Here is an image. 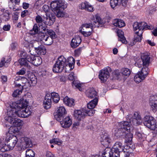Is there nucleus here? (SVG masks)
I'll list each match as a JSON object with an SVG mask.
<instances>
[{"instance_id":"nucleus-31","label":"nucleus","mask_w":157,"mask_h":157,"mask_svg":"<svg viewBox=\"0 0 157 157\" xmlns=\"http://www.w3.org/2000/svg\"><path fill=\"white\" fill-rule=\"evenodd\" d=\"M117 34L118 36V41H121L122 43L126 44L127 41L124 36L123 32L121 30H118L117 32Z\"/></svg>"},{"instance_id":"nucleus-16","label":"nucleus","mask_w":157,"mask_h":157,"mask_svg":"<svg viewBox=\"0 0 157 157\" xmlns=\"http://www.w3.org/2000/svg\"><path fill=\"white\" fill-rule=\"evenodd\" d=\"M52 101V96L51 94H47L46 95L44 101V107L45 109H47L51 107Z\"/></svg>"},{"instance_id":"nucleus-45","label":"nucleus","mask_w":157,"mask_h":157,"mask_svg":"<svg viewBox=\"0 0 157 157\" xmlns=\"http://www.w3.org/2000/svg\"><path fill=\"white\" fill-rule=\"evenodd\" d=\"M26 157H34L35 153L32 149H27L26 151Z\"/></svg>"},{"instance_id":"nucleus-63","label":"nucleus","mask_w":157,"mask_h":157,"mask_svg":"<svg viewBox=\"0 0 157 157\" xmlns=\"http://www.w3.org/2000/svg\"><path fill=\"white\" fill-rule=\"evenodd\" d=\"M80 124L79 122L78 121L75 122L73 124V128H77Z\"/></svg>"},{"instance_id":"nucleus-57","label":"nucleus","mask_w":157,"mask_h":157,"mask_svg":"<svg viewBox=\"0 0 157 157\" xmlns=\"http://www.w3.org/2000/svg\"><path fill=\"white\" fill-rule=\"evenodd\" d=\"M85 10L89 12H92L94 11V9L92 6L88 3Z\"/></svg>"},{"instance_id":"nucleus-43","label":"nucleus","mask_w":157,"mask_h":157,"mask_svg":"<svg viewBox=\"0 0 157 157\" xmlns=\"http://www.w3.org/2000/svg\"><path fill=\"white\" fill-rule=\"evenodd\" d=\"M145 78L140 75V74L137 73L134 77V79L135 81L137 83H139Z\"/></svg>"},{"instance_id":"nucleus-26","label":"nucleus","mask_w":157,"mask_h":157,"mask_svg":"<svg viewBox=\"0 0 157 157\" xmlns=\"http://www.w3.org/2000/svg\"><path fill=\"white\" fill-rule=\"evenodd\" d=\"M29 79L30 80L27 82H25L26 84H28V86L30 87L32 86H35L37 82L36 77L34 75H32L29 77Z\"/></svg>"},{"instance_id":"nucleus-49","label":"nucleus","mask_w":157,"mask_h":157,"mask_svg":"<svg viewBox=\"0 0 157 157\" xmlns=\"http://www.w3.org/2000/svg\"><path fill=\"white\" fill-rule=\"evenodd\" d=\"M92 29H91L89 30H80L81 33L85 36L88 37L90 36L92 32Z\"/></svg>"},{"instance_id":"nucleus-7","label":"nucleus","mask_w":157,"mask_h":157,"mask_svg":"<svg viewBox=\"0 0 157 157\" xmlns=\"http://www.w3.org/2000/svg\"><path fill=\"white\" fill-rule=\"evenodd\" d=\"M150 57L147 54L143 53L141 55V58L137 60L135 65L139 68L142 66H148L150 63Z\"/></svg>"},{"instance_id":"nucleus-44","label":"nucleus","mask_w":157,"mask_h":157,"mask_svg":"<svg viewBox=\"0 0 157 157\" xmlns=\"http://www.w3.org/2000/svg\"><path fill=\"white\" fill-rule=\"evenodd\" d=\"M72 84V85H74L75 87L78 89L79 91H83L82 84L79 83L78 81H73Z\"/></svg>"},{"instance_id":"nucleus-19","label":"nucleus","mask_w":157,"mask_h":157,"mask_svg":"<svg viewBox=\"0 0 157 157\" xmlns=\"http://www.w3.org/2000/svg\"><path fill=\"white\" fill-rule=\"evenodd\" d=\"M101 138V144L105 147L108 146L112 141L109 136L106 134L102 136Z\"/></svg>"},{"instance_id":"nucleus-64","label":"nucleus","mask_w":157,"mask_h":157,"mask_svg":"<svg viewBox=\"0 0 157 157\" xmlns=\"http://www.w3.org/2000/svg\"><path fill=\"white\" fill-rule=\"evenodd\" d=\"M43 9L44 11L45 12H48L49 10V7L46 5H45L43 6Z\"/></svg>"},{"instance_id":"nucleus-15","label":"nucleus","mask_w":157,"mask_h":157,"mask_svg":"<svg viewBox=\"0 0 157 157\" xmlns=\"http://www.w3.org/2000/svg\"><path fill=\"white\" fill-rule=\"evenodd\" d=\"M46 17H44V21L46 25H50L52 24L55 21V17L53 14H49L48 16L46 14Z\"/></svg>"},{"instance_id":"nucleus-42","label":"nucleus","mask_w":157,"mask_h":157,"mask_svg":"<svg viewBox=\"0 0 157 157\" xmlns=\"http://www.w3.org/2000/svg\"><path fill=\"white\" fill-rule=\"evenodd\" d=\"M121 0H110V5L111 7L114 9L116 6L120 4Z\"/></svg>"},{"instance_id":"nucleus-51","label":"nucleus","mask_w":157,"mask_h":157,"mask_svg":"<svg viewBox=\"0 0 157 157\" xmlns=\"http://www.w3.org/2000/svg\"><path fill=\"white\" fill-rule=\"evenodd\" d=\"M85 113H86V116L88 115L89 116H92L95 113V110L93 109H89L85 110Z\"/></svg>"},{"instance_id":"nucleus-4","label":"nucleus","mask_w":157,"mask_h":157,"mask_svg":"<svg viewBox=\"0 0 157 157\" xmlns=\"http://www.w3.org/2000/svg\"><path fill=\"white\" fill-rule=\"evenodd\" d=\"M27 104H23V106L21 107L20 110L18 111H9L8 112V114L9 115L13 114L17 115L18 117H29L31 114L32 112L28 108H27Z\"/></svg>"},{"instance_id":"nucleus-59","label":"nucleus","mask_w":157,"mask_h":157,"mask_svg":"<svg viewBox=\"0 0 157 157\" xmlns=\"http://www.w3.org/2000/svg\"><path fill=\"white\" fill-rule=\"evenodd\" d=\"M28 10H25L21 12V16L22 17H24L28 14Z\"/></svg>"},{"instance_id":"nucleus-17","label":"nucleus","mask_w":157,"mask_h":157,"mask_svg":"<svg viewBox=\"0 0 157 157\" xmlns=\"http://www.w3.org/2000/svg\"><path fill=\"white\" fill-rule=\"evenodd\" d=\"M35 52L31 53V55H29L27 54L26 52L23 51H21L20 53L21 57L25 58L29 63H32L35 56Z\"/></svg>"},{"instance_id":"nucleus-9","label":"nucleus","mask_w":157,"mask_h":157,"mask_svg":"<svg viewBox=\"0 0 157 157\" xmlns=\"http://www.w3.org/2000/svg\"><path fill=\"white\" fill-rule=\"evenodd\" d=\"M50 7L52 10L55 12L59 8H66L67 5L63 0H56L52 1L50 4Z\"/></svg>"},{"instance_id":"nucleus-10","label":"nucleus","mask_w":157,"mask_h":157,"mask_svg":"<svg viewBox=\"0 0 157 157\" xmlns=\"http://www.w3.org/2000/svg\"><path fill=\"white\" fill-rule=\"evenodd\" d=\"M6 141L7 142L9 149H12L16 144L18 139L16 136L7 134Z\"/></svg>"},{"instance_id":"nucleus-14","label":"nucleus","mask_w":157,"mask_h":157,"mask_svg":"<svg viewBox=\"0 0 157 157\" xmlns=\"http://www.w3.org/2000/svg\"><path fill=\"white\" fill-rule=\"evenodd\" d=\"M60 124L63 128H68L72 124V120L71 117L69 116L66 117L62 121L60 122Z\"/></svg>"},{"instance_id":"nucleus-46","label":"nucleus","mask_w":157,"mask_h":157,"mask_svg":"<svg viewBox=\"0 0 157 157\" xmlns=\"http://www.w3.org/2000/svg\"><path fill=\"white\" fill-rule=\"evenodd\" d=\"M63 142L58 138H53L50 140L51 144L55 143L58 145H60Z\"/></svg>"},{"instance_id":"nucleus-53","label":"nucleus","mask_w":157,"mask_h":157,"mask_svg":"<svg viewBox=\"0 0 157 157\" xmlns=\"http://www.w3.org/2000/svg\"><path fill=\"white\" fill-rule=\"evenodd\" d=\"M88 3V2L86 1L82 3L79 5V8L82 10H85Z\"/></svg>"},{"instance_id":"nucleus-38","label":"nucleus","mask_w":157,"mask_h":157,"mask_svg":"<svg viewBox=\"0 0 157 157\" xmlns=\"http://www.w3.org/2000/svg\"><path fill=\"white\" fill-rule=\"evenodd\" d=\"M19 62L21 66H25L29 68H30V65H29V63L25 58L22 57L21 58L19 59Z\"/></svg>"},{"instance_id":"nucleus-58","label":"nucleus","mask_w":157,"mask_h":157,"mask_svg":"<svg viewBox=\"0 0 157 157\" xmlns=\"http://www.w3.org/2000/svg\"><path fill=\"white\" fill-rule=\"evenodd\" d=\"M25 73V70L24 68H22L17 72V74L18 75H24Z\"/></svg>"},{"instance_id":"nucleus-8","label":"nucleus","mask_w":157,"mask_h":157,"mask_svg":"<svg viewBox=\"0 0 157 157\" xmlns=\"http://www.w3.org/2000/svg\"><path fill=\"white\" fill-rule=\"evenodd\" d=\"M17 115L13 114L9 115L7 112V116L5 117V120L7 121L10 123L14 126L20 127L22 125V121L21 120L14 118Z\"/></svg>"},{"instance_id":"nucleus-55","label":"nucleus","mask_w":157,"mask_h":157,"mask_svg":"<svg viewBox=\"0 0 157 157\" xmlns=\"http://www.w3.org/2000/svg\"><path fill=\"white\" fill-rule=\"evenodd\" d=\"M35 20L36 22L38 23H41L44 21V19L41 16L39 15L36 16L35 18Z\"/></svg>"},{"instance_id":"nucleus-6","label":"nucleus","mask_w":157,"mask_h":157,"mask_svg":"<svg viewBox=\"0 0 157 157\" xmlns=\"http://www.w3.org/2000/svg\"><path fill=\"white\" fill-rule=\"evenodd\" d=\"M144 124L145 126L152 130H155L157 128L155 119L152 117L146 116L144 118Z\"/></svg>"},{"instance_id":"nucleus-35","label":"nucleus","mask_w":157,"mask_h":157,"mask_svg":"<svg viewBox=\"0 0 157 157\" xmlns=\"http://www.w3.org/2000/svg\"><path fill=\"white\" fill-rule=\"evenodd\" d=\"M65 8H59L55 11V13L56 14V16L58 17H62L65 16V13L63 11V10Z\"/></svg>"},{"instance_id":"nucleus-24","label":"nucleus","mask_w":157,"mask_h":157,"mask_svg":"<svg viewBox=\"0 0 157 157\" xmlns=\"http://www.w3.org/2000/svg\"><path fill=\"white\" fill-rule=\"evenodd\" d=\"M86 94L87 97L90 98H96L97 93L93 88H90L86 91Z\"/></svg>"},{"instance_id":"nucleus-39","label":"nucleus","mask_w":157,"mask_h":157,"mask_svg":"<svg viewBox=\"0 0 157 157\" xmlns=\"http://www.w3.org/2000/svg\"><path fill=\"white\" fill-rule=\"evenodd\" d=\"M52 99L55 103H57L60 100V98L58 94L53 92L51 93Z\"/></svg>"},{"instance_id":"nucleus-54","label":"nucleus","mask_w":157,"mask_h":157,"mask_svg":"<svg viewBox=\"0 0 157 157\" xmlns=\"http://www.w3.org/2000/svg\"><path fill=\"white\" fill-rule=\"evenodd\" d=\"M0 150L1 152H5L6 151H8V150H10L9 149L8 147L7 144L6 145V144H4V146L0 147Z\"/></svg>"},{"instance_id":"nucleus-1","label":"nucleus","mask_w":157,"mask_h":157,"mask_svg":"<svg viewBox=\"0 0 157 157\" xmlns=\"http://www.w3.org/2000/svg\"><path fill=\"white\" fill-rule=\"evenodd\" d=\"M127 121H122L118 123L117 128L115 130V135L117 136L122 137L125 138L129 142L132 139V134L130 132V125L132 123V116L129 114L126 117Z\"/></svg>"},{"instance_id":"nucleus-56","label":"nucleus","mask_w":157,"mask_h":157,"mask_svg":"<svg viewBox=\"0 0 157 157\" xmlns=\"http://www.w3.org/2000/svg\"><path fill=\"white\" fill-rule=\"evenodd\" d=\"M136 135L137 138L139 140H144L145 139L144 138V134H141L140 132H137L136 133Z\"/></svg>"},{"instance_id":"nucleus-47","label":"nucleus","mask_w":157,"mask_h":157,"mask_svg":"<svg viewBox=\"0 0 157 157\" xmlns=\"http://www.w3.org/2000/svg\"><path fill=\"white\" fill-rule=\"evenodd\" d=\"M26 147H31L33 146L31 140L25 137L24 139Z\"/></svg>"},{"instance_id":"nucleus-22","label":"nucleus","mask_w":157,"mask_h":157,"mask_svg":"<svg viewBox=\"0 0 157 157\" xmlns=\"http://www.w3.org/2000/svg\"><path fill=\"white\" fill-rule=\"evenodd\" d=\"M42 36V40L45 44L49 45L52 44L53 43V38L47 35H43Z\"/></svg>"},{"instance_id":"nucleus-20","label":"nucleus","mask_w":157,"mask_h":157,"mask_svg":"<svg viewBox=\"0 0 157 157\" xmlns=\"http://www.w3.org/2000/svg\"><path fill=\"white\" fill-rule=\"evenodd\" d=\"M81 42V39L80 36H76L72 40L71 44V46L73 48H75L78 46Z\"/></svg>"},{"instance_id":"nucleus-33","label":"nucleus","mask_w":157,"mask_h":157,"mask_svg":"<svg viewBox=\"0 0 157 157\" xmlns=\"http://www.w3.org/2000/svg\"><path fill=\"white\" fill-rule=\"evenodd\" d=\"M67 61H66V64L65 66L68 65L70 69H72L74 67V64L75 63V60L72 57H70L68 58Z\"/></svg>"},{"instance_id":"nucleus-52","label":"nucleus","mask_w":157,"mask_h":157,"mask_svg":"<svg viewBox=\"0 0 157 157\" xmlns=\"http://www.w3.org/2000/svg\"><path fill=\"white\" fill-rule=\"evenodd\" d=\"M39 31V28L37 24H35L33 28V30H31L32 32L33 31L34 32L31 33L33 35L36 34L38 33Z\"/></svg>"},{"instance_id":"nucleus-11","label":"nucleus","mask_w":157,"mask_h":157,"mask_svg":"<svg viewBox=\"0 0 157 157\" xmlns=\"http://www.w3.org/2000/svg\"><path fill=\"white\" fill-rule=\"evenodd\" d=\"M111 68L108 67L100 71L99 74V78L102 82H105L109 78Z\"/></svg>"},{"instance_id":"nucleus-18","label":"nucleus","mask_w":157,"mask_h":157,"mask_svg":"<svg viewBox=\"0 0 157 157\" xmlns=\"http://www.w3.org/2000/svg\"><path fill=\"white\" fill-rule=\"evenodd\" d=\"M85 109L75 110L74 113V116L75 118L78 120L83 119L86 116V113H85Z\"/></svg>"},{"instance_id":"nucleus-60","label":"nucleus","mask_w":157,"mask_h":157,"mask_svg":"<svg viewBox=\"0 0 157 157\" xmlns=\"http://www.w3.org/2000/svg\"><path fill=\"white\" fill-rule=\"evenodd\" d=\"M74 74L71 72L69 74L68 76V79L70 80H73L75 79Z\"/></svg>"},{"instance_id":"nucleus-5","label":"nucleus","mask_w":157,"mask_h":157,"mask_svg":"<svg viewBox=\"0 0 157 157\" xmlns=\"http://www.w3.org/2000/svg\"><path fill=\"white\" fill-rule=\"evenodd\" d=\"M66 64V59L64 57L62 56H59L53 67V71L55 73L62 72Z\"/></svg>"},{"instance_id":"nucleus-40","label":"nucleus","mask_w":157,"mask_h":157,"mask_svg":"<svg viewBox=\"0 0 157 157\" xmlns=\"http://www.w3.org/2000/svg\"><path fill=\"white\" fill-rule=\"evenodd\" d=\"M23 89L22 86L20 87V89H17L14 90L13 94V96L14 97H19L21 94Z\"/></svg>"},{"instance_id":"nucleus-21","label":"nucleus","mask_w":157,"mask_h":157,"mask_svg":"<svg viewBox=\"0 0 157 157\" xmlns=\"http://www.w3.org/2000/svg\"><path fill=\"white\" fill-rule=\"evenodd\" d=\"M21 101H20V103L18 104V103H16L15 102H13L12 103V104L10 105L12 109H11L10 110L8 111L7 112L9 111H13L14 112V111L16 110V111H18V110H20L21 107L23 106V104L22 103L23 100H21Z\"/></svg>"},{"instance_id":"nucleus-30","label":"nucleus","mask_w":157,"mask_h":157,"mask_svg":"<svg viewBox=\"0 0 157 157\" xmlns=\"http://www.w3.org/2000/svg\"><path fill=\"white\" fill-rule=\"evenodd\" d=\"M113 24L115 26L121 28L125 26L124 22L120 19H116L113 21Z\"/></svg>"},{"instance_id":"nucleus-29","label":"nucleus","mask_w":157,"mask_h":157,"mask_svg":"<svg viewBox=\"0 0 157 157\" xmlns=\"http://www.w3.org/2000/svg\"><path fill=\"white\" fill-rule=\"evenodd\" d=\"M124 148L121 143L120 142H117L113 146L112 148L117 151H119L121 152L124 151Z\"/></svg>"},{"instance_id":"nucleus-41","label":"nucleus","mask_w":157,"mask_h":157,"mask_svg":"<svg viewBox=\"0 0 157 157\" xmlns=\"http://www.w3.org/2000/svg\"><path fill=\"white\" fill-rule=\"evenodd\" d=\"M19 131V128L16 126H11L8 131L9 133L12 135V134L17 132Z\"/></svg>"},{"instance_id":"nucleus-28","label":"nucleus","mask_w":157,"mask_h":157,"mask_svg":"<svg viewBox=\"0 0 157 157\" xmlns=\"http://www.w3.org/2000/svg\"><path fill=\"white\" fill-rule=\"evenodd\" d=\"M63 101L66 105L68 106L72 107L75 105L74 100L72 98H69L67 96L63 98Z\"/></svg>"},{"instance_id":"nucleus-48","label":"nucleus","mask_w":157,"mask_h":157,"mask_svg":"<svg viewBox=\"0 0 157 157\" xmlns=\"http://www.w3.org/2000/svg\"><path fill=\"white\" fill-rule=\"evenodd\" d=\"M47 33L50 36V37L53 39L56 37V35L55 32L51 29H46Z\"/></svg>"},{"instance_id":"nucleus-25","label":"nucleus","mask_w":157,"mask_h":157,"mask_svg":"<svg viewBox=\"0 0 157 157\" xmlns=\"http://www.w3.org/2000/svg\"><path fill=\"white\" fill-rule=\"evenodd\" d=\"M141 122L140 115L138 112L134 113V116L132 119V123L135 125L139 124Z\"/></svg>"},{"instance_id":"nucleus-27","label":"nucleus","mask_w":157,"mask_h":157,"mask_svg":"<svg viewBox=\"0 0 157 157\" xmlns=\"http://www.w3.org/2000/svg\"><path fill=\"white\" fill-rule=\"evenodd\" d=\"M36 52L38 55H44L46 53V49L45 46L43 45H40L38 47H35Z\"/></svg>"},{"instance_id":"nucleus-12","label":"nucleus","mask_w":157,"mask_h":157,"mask_svg":"<svg viewBox=\"0 0 157 157\" xmlns=\"http://www.w3.org/2000/svg\"><path fill=\"white\" fill-rule=\"evenodd\" d=\"M14 81V84L15 86L21 87L24 86L23 85L25 84L28 86V84H26L25 82H27V79L25 78H22L21 77H16L15 78Z\"/></svg>"},{"instance_id":"nucleus-2","label":"nucleus","mask_w":157,"mask_h":157,"mask_svg":"<svg viewBox=\"0 0 157 157\" xmlns=\"http://www.w3.org/2000/svg\"><path fill=\"white\" fill-rule=\"evenodd\" d=\"M133 29L135 31L134 41L135 42H140L142 38L143 30L147 29H151L153 28L152 26L148 25L144 22L138 23L135 22L133 25Z\"/></svg>"},{"instance_id":"nucleus-62","label":"nucleus","mask_w":157,"mask_h":157,"mask_svg":"<svg viewBox=\"0 0 157 157\" xmlns=\"http://www.w3.org/2000/svg\"><path fill=\"white\" fill-rule=\"evenodd\" d=\"M82 50V48H79L75 50V54L77 55H79L81 53Z\"/></svg>"},{"instance_id":"nucleus-61","label":"nucleus","mask_w":157,"mask_h":157,"mask_svg":"<svg viewBox=\"0 0 157 157\" xmlns=\"http://www.w3.org/2000/svg\"><path fill=\"white\" fill-rule=\"evenodd\" d=\"M10 25H5L3 26V29L5 31H9L10 30Z\"/></svg>"},{"instance_id":"nucleus-32","label":"nucleus","mask_w":157,"mask_h":157,"mask_svg":"<svg viewBox=\"0 0 157 157\" xmlns=\"http://www.w3.org/2000/svg\"><path fill=\"white\" fill-rule=\"evenodd\" d=\"M98 99L95 98L87 104V108L89 109H93L97 104Z\"/></svg>"},{"instance_id":"nucleus-3","label":"nucleus","mask_w":157,"mask_h":157,"mask_svg":"<svg viewBox=\"0 0 157 157\" xmlns=\"http://www.w3.org/2000/svg\"><path fill=\"white\" fill-rule=\"evenodd\" d=\"M92 22L89 23H85L82 25V28L81 30H89L91 29L93 30V27L94 26L95 27H98L103 23V21L101 20L100 17L98 15L92 16L91 17Z\"/></svg>"},{"instance_id":"nucleus-50","label":"nucleus","mask_w":157,"mask_h":157,"mask_svg":"<svg viewBox=\"0 0 157 157\" xmlns=\"http://www.w3.org/2000/svg\"><path fill=\"white\" fill-rule=\"evenodd\" d=\"M121 71L122 74L126 76H128L130 74L129 70L127 68H123Z\"/></svg>"},{"instance_id":"nucleus-37","label":"nucleus","mask_w":157,"mask_h":157,"mask_svg":"<svg viewBox=\"0 0 157 157\" xmlns=\"http://www.w3.org/2000/svg\"><path fill=\"white\" fill-rule=\"evenodd\" d=\"M42 60L40 56H35L32 63L34 65L37 66L40 65L42 63Z\"/></svg>"},{"instance_id":"nucleus-36","label":"nucleus","mask_w":157,"mask_h":157,"mask_svg":"<svg viewBox=\"0 0 157 157\" xmlns=\"http://www.w3.org/2000/svg\"><path fill=\"white\" fill-rule=\"evenodd\" d=\"M120 152L113 148L109 152V157H120Z\"/></svg>"},{"instance_id":"nucleus-13","label":"nucleus","mask_w":157,"mask_h":157,"mask_svg":"<svg viewBox=\"0 0 157 157\" xmlns=\"http://www.w3.org/2000/svg\"><path fill=\"white\" fill-rule=\"evenodd\" d=\"M67 113V111L64 107L60 106L58 108L56 113L55 115V117L59 121L60 118Z\"/></svg>"},{"instance_id":"nucleus-23","label":"nucleus","mask_w":157,"mask_h":157,"mask_svg":"<svg viewBox=\"0 0 157 157\" xmlns=\"http://www.w3.org/2000/svg\"><path fill=\"white\" fill-rule=\"evenodd\" d=\"M155 96H154L150 97V105L151 109L153 112H155L157 110V104L156 102L157 100L155 99Z\"/></svg>"},{"instance_id":"nucleus-34","label":"nucleus","mask_w":157,"mask_h":157,"mask_svg":"<svg viewBox=\"0 0 157 157\" xmlns=\"http://www.w3.org/2000/svg\"><path fill=\"white\" fill-rule=\"evenodd\" d=\"M144 67L142 68L141 71H139L138 73L140 74V75L145 78L148 75L149 70L148 67V66Z\"/></svg>"}]
</instances>
